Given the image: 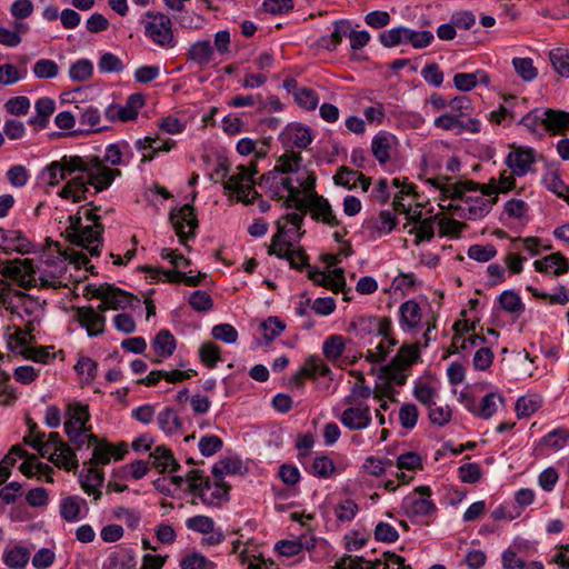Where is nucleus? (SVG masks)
<instances>
[{
  "mask_svg": "<svg viewBox=\"0 0 569 569\" xmlns=\"http://www.w3.org/2000/svg\"><path fill=\"white\" fill-rule=\"evenodd\" d=\"M72 174L74 176L61 189L59 196L80 202L86 200L89 186L94 188L96 193L106 190L120 171L104 167L97 156H64L59 161L51 162L42 172L43 179L50 186H57Z\"/></svg>",
  "mask_w": 569,
  "mask_h": 569,
  "instance_id": "obj_1",
  "label": "nucleus"
},
{
  "mask_svg": "<svg viewBox=\"0 0 569 569\" xmlns=\"http://www.w3.org/2000/svg\"><path fill=\"white\" fill-rule=\"evenodd\" d=\"M70 259L78 266H86L88 259L83 253L68 254L59 242L49 247L34 259H14L3 266V274L23 288L58 289L64 287V276Z\"/></svg>",
  "mask_w": 569,
  "mask_h": 569,
  "instance_id": "obj_2",
  "label": "nucleus"
},
{
  "mask_svg": "<svg viewBox=\"0 0 569 569\" xmlns=\"http://www.w3.org/2000/svg\"><path fill=\"white\" fill-rule=\"evenodd\" d=\"M493 183H478L472 180L457 182L451 188V199L440 203L441 209L453 210L460 218L476 220L487 216L497 202L493 196Z\"/></svg>",
  "mask_w": 569,
  "mask_h": 569,
  "instance_id": "obj_3",
  "label": "nucleus"
},
{
  "mask_svg": "<svg viewBox=\"0 0 569 569\" xmlns=\"http://www.w3.org/2000/svg\"><path fill=\"white\" fill-rule=\"evenodd\" d=\"M296 180L302 187L303 197L293 196L295 209L305 214L309 211L313 220L322 222L330 228L337 227L340 221L333 212L330 202L315 191L316 174L312 171H302Z\"/></svg>",
  "mask_w": 569,
  "mask_h": 569,
  "instance_id": "obj_4",
  "label": "nucleus"
},
{
  "mask_svg": "<svg viewBox=\"0 0 569 569\" xmlns=\"http://www.w3.org/2000/svg\"><path fill=\"white\" fill-rule=\"evenodd\" d=\"M371 396V388L367 385L355 383L350 393L345 397V409L339 415L343 427L350 431H361L372 423V413L367 400Z\"/></svg>",
  "mask_w": 569,
  "mask_h": 569,
  "instance_id": "obj_5",
  "label": "nucleus"
},
{
  "mask_svg": "<svg viewBox=\"0 0 569 569\" xmlns=\"http://www.w3.org/2000/svg\"><path fill=\"white\" fill-rule=\"evenodd\" d=\"M64 431L69 440L77 446L87 445L98 440L91 432L89 406L79 401L69 402L64 410Z\"/></svg>",
  "mask_w": 569,
  "mask_h": 569,
  "instance_id": "obj_6",
  "label": "nucleus"
},
{
  "mask_svg": "<svg viewBox=\"0 0 569 569\" xmlns=\"http://www.w3.org/2000/svg\"><path fill=\"white\" fill-rule=\"evenodd\" d=\"M258 173L257 163L250 162L248 166H238L224 181V189L230 197H234L237 201L250 204L254 199L259 198V193L254 189L253 177Z\"/></svg>",
  "mask_w": 569,
  "mask_h": 569,
  "instance_id": "obj_7",
  "label": "nucleus"
},
{
  "mask_svg": "<svg viewBox=\"0 0 569 569\" xmlns=\"http://www.w3.org/2000/svg\"><path fill=\"white\" fill-rule=\"evenodd\" d=\"M303 219L305 213L298 210L279 218L277 220V232L271 239L268 253L280 252L284 246L297 244L302 236Z\"/></svg>",
  "mask_w": 569,
  "mask_h": 569,
  "instance_id": "obj_8",
  "label": "nucleus"
},
{
  "mask_svg": "<svg viewBox=\"0 0 569 569\" xmlns=\"http://www.w3.org/2000/svg\"><path fill=\"white\" fill-rule=\"evenodd\" d=\"M70 226L66 232L70 241L79 247L84 248L91 256H99L102 246V224L82 227L80 216L70 217Z\"/></svg>",
  "mask_w": 569,
  "mask_h": 569,
  "instance_id": "obj_9",
  "label": "nucleus"
},
{
  "mask_svg": "<svg viewBox=\"0 0 569 569\" xmlns=\"http://www.w3.org/2000/svg\"><path fill=\"white\" fill-rule=\"evenodd\" d=\"M144 33L157 46L170 49L176 46L171 19L162 13L147 11L144 14Z\"/></svg>",
  "mask_w": 569,
  "mask_h": 569,
  "instance_id": "obj_10",
  "label": "nucleus"
},
{
  "mask_svg": "<svg viewBox=\"0 0 569 569\" xmlns=\"http://www.w3.org/2000/svg\"><path fill=\"white\" fill-rule=\"evenodd\" d=\"M39 453L41 457L48 458L58 468L71 470L78 466L74 452L69 445L60 438L58 432L49 433L46 445L39 447Z\"/></svg>",
  "mask_w": 569,
  "mask_h": 569,
  "instance_id": "obj_11",
  "label": "nucleus"
},
{
  "mask_svg": "<svg viewBox=\"0 0 569 569\" xmlns=\"http://www.w3.org/2000/svg\"><path fill=\"white\" fill-rule=\"evenodd\" d=\"M262 181L269 186V193L273 199H284L283 207L287 209L295 208L293 196L301 197L302 187L299 186L293 177H286L278 172H270L262 177Z\"/></svg>",
  "mask_w": 569,
  "mask_h": 569,
  "instance_id": "obj_12",
  "label": "nucleus"
},
{
  "mask_svg": "<svg viewBox=\"0 0 569 569\" xmlns=\"http://www.w3.org/2000/svg\"><path fill=\"white\" fill-rule=\"evenodd\" d=\"M390 325H392V322L388 317L361 315L350 320L347 331L352 333L356 338L365 339L386 335L387 330L390 329Z\"/></svg>",
  "mask_w": 569,
  "mask_h": 569,
  "instance_id": "obj_13",
  "label": "nucleus"
},
{
  "mask_svg": "<svg viewBox=\"0 0 569 569\" xmlns=\"http://www.w3.org/2000/svg\"><path fill=\"white\" fill-rule=\"evenodd\" d=\"M406 512L412 518L430 519L435 516L437 508L430 500V489L420 487L405 500Z\"/></svg>",
  "mask_w": 569,
  "mask_h": 569,
  "instance_id": "obj_14",
  "label": "nucleus"
},
{
  "mask_svg": "<svg viewBox=\"0 0 569 569\" xmlns=\"http://www.w3.org/2000/svg\"><path fill=\"white\" fill-rule=\"evenodd\" d=\"M170 221L181 243H186L188 239L192 238L198 228V219L190 204L173 209L170 213Z\"/></svg>",
  "mask_w": 569,
  "mask_h": 569,
  "instance_id": "obj_15",
  "label": "nucleus"
},
{
  "mask_svg": "<svg viewBox=\"0 0 569 569\" xmlns=\"http://www.w3.org/2000/svg\"><path fill=\"white\" fill-rule=\"evenodd\" d=\"M144 106V97L133 93L128 97L124 104H111L106 110V117L111 121H131L138 117L139 110Z\"/></svg>",
  "mask_w": 569,
  "mask_h": 569,
  "instance_id": "obj_16",
  "label": "nucleus"
},
{
  "mask_svg": "<svg viewBox=\"0 0 569 569\" xmlns=\"http://www.w3.org/2000/svg\"><path fill=\"white\" fill-rule=\"evenodd\" d=\"M348 341L340 335L329 336L322 346L325 357L340 367L353 365L358 357L343 355Z\"/></svg>",
  "mask_w": 569,
  "mask_h": 569,
  "instance_id": "obj_17",
  "label": "nucleus"
},
{
  "mask_svg": "<svg viewBox=\"0 0 569 569\" xmlns=\"http://www.w3.org/2000/svg\"><path fill=\"white\" fill-rule=\"evenodd\" d=\"M186 527L194 532L207 535L203 541L210 546L219 545L224 539L223 532L216 529L213 519L208 516L190 517L186 520Z\"/></svg>",
  "mask_w": 569,
  "mask_h": 569,
  "instance_id": "obj_18",
  "label": "nucleus"
},
{
  "mask_svg": "<svg viewBox=\"0 0 569 569\" xmlns=\"http://www.w3.org/2000/svg\"><path fill=\"white\" fill-rule=\"evenodd\" d=\"M506 162L516 176H526L536 162V151L529 147H512Z\"/></svg>",
  "mask_w": 569,
  "mask_h": 569,
  "instance_id": "obj_19",
  "label": "nucleus"
},
{
  "mask_svg": "<svg viewBox=\"0 0 569 569\" xmlns=\"http://www.w3.org/2000/svg\"><path fill=\"white\" fill-rule=\"evenodd\" d=\"M33 246L20 230H4L0 228V250L26 254L31 252Z\"/></svg>",
  "mask_w": 569,
  "mask_h": 569,
  "instance_id": "obj_20",
  "label": "nucleus"
},
{
  "mask_svg": "<svg viewBox=\"0 0 569 569\" xmlns=\"http://www.w3.org/2000/svg\"><path fill=\"white\" fill-rule=\"evenodd\" d=\"M92 451L91 463L93 465H108L112 459L120 460L128 451V446L124 442L118 446L110 445L104 441L97 440Z\"/></svg>",
  "mask_w": 569,
  "mask_h": 569,
  "instance_id": "obj_21",
  "label": "nucleus"
},
{
  "mask_svg": "<svg viewBox=\"0 0 569 569\" xmlns=\"http://www.w3.org/2000/svg\"><path fill=\"white\" fill-rule=\"evenodd\" d=\"M79 124L80 127L78 129L69 131L67 136L76 137L100 132L102 127L100 126L101 114L99 110L92 106L80 110Z\"/></svg>",
  "mask_w": 569,
  "mask_h": 569,
  "instance_id": "obj_22",
  "label": "nucleus"
},
{
  "mask_svg": "<svg viewBox=\"0 0 569 569\" xmlns=\"http://www.w3.org/2000/svg\"><path fill=\"white\" fill-rule=\"evenodd\" d=\"M76 317L89 336L94 337L104 332L106 318L92 307L78 308Z\"/></svg>",
  "mask_w": 569,
  "mask_h": 569,
  "instance_id": "obj_23",
  "label": "nucleus"
},
{
  "mask_svg": "<svg viewBox=\"0 0 569 569\" xmlns=\"http://www.w3.org/2000/svg\"><path fill=\"white\" fill-rule=\"evenodd\" d=\"M308 277L315 284L330 289L333 292H339L346 286L342 269H333L328 273L310 268L308 270Z\"/></svg>",
  "mask_w": 569,
  "mask_h": 569,
  "instance_id": "obj_24",
  "label": "nucleus"
},
{
  "mask_svg": "<svg viewBox=\"0 0 569 569\" xmlns=\"http://www.w3.org/2000/svg\"><path fill=\"white\" fill-rule=\"evenodd\" d=\"M377 338H380L379 341L375 347L369 348L365 355L366 360L371 363H380L385 361L398 343L393 336L392 325H390V329L387 330L386 335H379Z\"/></svg>",
  "mask_w": 569,
  "mask_h": 569,
  "instance_id": "obj_25",
  "label": "nucleus"
},
{
  "mask_svg": "<svg viewBox=\"0 0 569 569\" xmlns=\"http://www.w3.org/2000/svg\"><path fill=\"white\" fill-rule=\"evenodd\" d=\"M396 146V136L387 131H380L372 138L371 152L379 163L385 164L390 160Z\"/></svg>",
  "mask_w": 569,
  "mask_h": 569,
  "instance_id": "obj_26",
  "label": "nucleus"
},
{
  "mask_svg": "<svg viewBox=\"0 0 569 569\" xmlns=\"http://www.w3.org/2000/svg\"><path fill=\"white\" fill-rule=\"evenodd\" d=\"M59 511L67 522H78L86 516L87 502L79 496H67L60 500Z\"/></svg>",
  "mask_w": 569,
  "mask_h": 569,
  "instance_id": "obj_27",
  "label": "nucleus"
},
{
  "mask_svg": "<svg viewBox=\"0 0 569 569\" xmlns=\"http://www.w3.org/2000/svg\"><path fill=\"white\" fill-rule=\"evenodd\" d=\"M34 109L36 116L30 118L29 124L36 131L43 130L49 124V119L56 110V103L53 99L43 97L36 101Z\"/></svg>",
  "mask_w": 569,
  "mask_h": 569,
  "instance_id": "obj_28",
  "label": "nucleus"
},
{
  "mask_svg": "<svg viewBox=\"0 0 569 569\" xmlns=\"http://www.w3.org/2000/svg\"><path fill=\"white\" fill-rule=\"evenodd\" d=\"M151 465L160 472H172L178 470L179 463L170 449L158 446L149 456Z\"/></svg>",
  "mask_w": 569,
  "mask_h": 569,
  "instance_id": "obj_29",
  "label": "nucleus"
},
{
  "mask_svg": "<svg viewBox=\"0 0 569 569\" xmlns=\"http://www.w3.org/2000/svg\"><path fill=\"white\" fill-rule=\"evenodd\" d=\"M329 372L328 366L317 357L308 358L301 369L295 375L292 381L298 386H302V377L316 379L323 377Z\"/></svg>",
  "mask_w": 569,
  "mask_h": 569,
  "instance_id": "obj_30",
  "label": "nucleus"
},
{
  "mask_svg": "<svg viewBox=\"0 0 569 569\" xmlns=\"http://www.w3.org/2000/svg\"><path fill=\"white\" fill-rule=\"evenodd\" d=\"M228 495L229 487L226 483L221 481L211 483L208 481L199 497L204 505L218 507L228 500Z\"/></svg>",
  "mask_w": 569,
  "mask_h": 569,
  "instance_id": "obj_31",
  "label": "nucleus"
},
{
  "mask_svg": "<svg viewBox=\"0 0 569 569\" xmlns=\"http://www.w3.org/2000/svg\"><path fill=\"white\" fill-rule=\"evenodd\" d=\"M187 54L196 64L206 67L213 61L214 48L210 40H199L190 46Z\"/></svg>",
  "mask_w": 569,
  "mask_h": 569,
  "instance_id": "obj_32",
  "label": "nucleus"
},
{
  "mask_svg": "<svg viewBox=\"0 0 569 569\" xmlns=\"http://www.w3.org/2000/svg\"><path fill=\"white\" fill-rule=\"evenodd\" d=\"M350 31V23L347 20H339L333 23V31L329 36H323L318 39L317 46L319 48L333 51L341 43L345 37H348Z\"/></svg>",
  "mask_w": 569,
  "mask_h": 569,
  "instance_id": "obj_33",
  "label": "nucleus"
},
{
  "mask_svg": "<svg viewBox=\"0 0 569 569\" xmlns=\"http://www.w3.org/2000/svg\"><path fill=\"white\" fill-rule=\"evenodd\" d=\"M533 266L538 272L552 273L556 276L562 274L568 270V262L559 252L536 260Z\"/></svg>",
  "mask_w": 569,
  "mask_h": 569,
  "instance_id": "obj_34",
  "label": "nucleus"
},
{
  "mask_svg": "<svg viewBox=\"0 0 569 569\" xmlns=\"http://www.w3.org/2000/svg\"><path fill=\"white\" fill-rule=\"evenodd\" d=\"M103 472L96 467H90L87 470V473L80 476V485L82 490L89 495L93 496L94 500L100 499L101 490L103 483Z\"/></svg>",
  "mask_w": 569,
  "mask_h": 569,
  "instance_id": "obj_35",
  "label": "nucleus"
},
{
  "mask_svg": "<svg viewBox=\"0 0 569 569\" xmlns=\"http://www.w3.org/2000/svg\"><path fill=\"white\" fill-rule=\"evenodd\" d=\"M284 143L299 149L307 148L312 142L311 130L301 124H291L283 134Z\"/></svg>",
  "mask_w": 569,
  "mask_h": 569,
  "instance_id": "obj_36",
  "label": "nucleus"
},
{
  "mask_svg": "<svg viewBox=\"0 0 569 569\" xmlns=\"http://www.w3.org/2000/svg\"><path fill=\"white\" fill-rule=\"evenodd\" d=\"M152 348L159 357L156 362H161L162 359L169 358L176 350V339L169 330L162 329L154 337Z\"/></svg>",
  "mask_w": 569,
  "mask_h": 569,
  "instance_id": "obj_37",
  "label": "nucleus"
},
{
  "mask_svg": "<svg viewBox=\"0 0 569 569\" xmlns=\"http://www.w3.org/2000/svg\"><path fill=\"white\" fill-rule=\"evenodd\" d=\"M13 297L19 301V308L21 311L29 316L31 319L40 320L43 316L44 310V301L39 298H34L32 296L22 293L20 291H16Z\"/></svg>",
  "mask_w": 569,
  "mask_h": 569,
  "instance_id": "obj_38",
  "label": "nucleus"
},
{
  "mask_svg": "<svg viewBox=\"0 0 569 569\" xmlns=\"http://www.w3.org/2000/svg\"><path fill=\"white\" fill-rule=\"evenodd\" d=\"M302 161V157L300 152H296L292 150H287L277 161L273 172H278L280 174L284 173H296L293 179L299 177V173L302 172L300 170V163ZM303 171H308L303 169Z\"/></svg>",
  "mask_w": 569,
  "mask_h": 569,
  "instance_id": "obj_39",
  "label": "nucleus"
},
{
  "mask_svg": "<svg viewBox=\"0 0 569 569\" xmlns=\"http://www.w3.org/2000/svg\"><path fill=\"white\" fill-rule=\"evenodd\" d=\"M2 560L10 569H23L30 560V551L23 546L8 547L3 551Z\"/></svg>",
  "mask_w": 569,
  "mask_h": 569,
  "instance_id": "obj_40",
  "label": "nucleus"
},
{
  "mask_svg": "<svg viewBox=\"0 0 569 569\" xmlns=\"http://www.w3.org/2000/svg\"><path fill=\"white\" fill-rule=\"evenodd\" d=\"M400 325L402 328H416L422 319L421 308L415 300H407L400 306Z\"/></svg>",
  "mask_w": 569,
  "mask_h": 569,
  "instance_id": "obj_41",
  "label": "nucleus"
},
{
  "mask_svg": "<svg viewBox=\"0 0 569 569\" xmlns=\"http://www.w3.org/2000/svg\"><path fill=\"white\" fill-rule=\"evenodd\" d=\"M502 402V397L495 392L487 393L478 406L467 405L468 409L482 419H489L497 410L498 405Z\"/></svg>",
  "mask_w": 569,
  "mask_h": 569,
  "instance_id": "obj_42",
  "label": "nucleus"
},
{
  "mask_svg": "<svg viewBox=\"0 0 569 569\" xmlns=\"http://www.w3.org/2000/svg\"><path fill=\"white\" fill-rule=\"evenodd\" d=\"M315 547V539L312 537L302 536L298 540H281L277 543V550L287 557L298 555L303 548L311 549Z\"/></svg>",
  "mask_w": 569,
  "mask_h": 569,
  "instance_id": "obj_43",
  "label": "nucleus"
},
{
  "mask_svg": "<svg viewBox=\"0 0 569 569\" xmlns=\"http://www.w3.org/2000/svg\"><path fill=\"white\" fill-rule=\"evenodd\" d=\"M157 421L160 429L164 433L172 435L180 431L182 428V421L179 418L178 413L176 412V410L169 407L164 408L161 412H159Z\"/></svg>",
  "mask_w": 569,
  "mask_h": 569,
  "instance_id": "obj_44",
  "label": "nucleus"
},
{
  "mask_svg": "<svg viewBox=\"0 0 569 569\" xmlns=\"http://www.w3.org/2000/svg\"><path fill=\"white\" fill-rule=\"evenodd\" d=\"M176 147V141L172 139L162 140L159 136L144 137L136 142V148L139 151H147L149 149H156L159 152H169Z\"/></svg>",
  "mask_w": 569,
  "mask_h": 569,
  "instance_id": "obj_45",
  "label": "nucleus"
},
{
  "mask_svg": "<svg viewBox=\"0 0 569 569\" xmlns=\"http://www.w3.org/2000/svg\"><path fill=\"white\" fill-rule=\"evenodd\" d=\"M420 350L418 345H402L397 355L391 360L395 366H399L403 369H409L419 358Z\"/></svg>",
  "mask_w": 569,
  "mask_h": 569,
  "instance_id": "obj_46",
  "label": "nucleus"
},
{
  "mask_svg": "<svg viewBox=\"0 0 569 569\" xmlns=\"http://www.w3.org/2000/svg\"><path fill=\"white\" fill-rule=\"evenodd\" d=\"M549 60L553 70L562 78H569V49L555 48L549 52Z\"/></svg>",
  "mask_w": 569,
  "mask_h": 569,
  "instance_id": "obj_47",
  "label": "nucleus"
},
{
  "mask_svg": "<svg viewBox=\"0 0 569 569\" xmlns=\"http://www.w3.org/2000/svg\"><path fill=\"white\" fill-rule=\"evenodd\" d=\"M107 302L111 310L126 309L132 303L134 297L119 288L109 284V290L106 292Z\"/></svg>",
  "mask_w": 569,
  "mask_h": 569,
  "instance_id": "obj_48",
  "label": "nucleus"
},
{
  "mask_svg": "<svg viewBox=\"0 0 569 569\" xmlns=\"http://www.w3.org/2000/svg\"><path fill=\"white\" fill-rule=\"evenodd\" d=\"M439 214L431 216L419 220L410 232L416 234L415 243L419 244L422 241H430L435 234V222Z\"/></svg>",
  "mask_w": 569,
  "mask_h": 569,
  "instance_id": "obj_49",
  "label": "nucleus"
},
{
  "mask_svg": "<svg viewBox=\"0 0 569 569\" xmlns=\"http://www.w3.org/2000/svg\"><path fill=\"white\" fill-rule=\"evenodd\" d=\"M511 63L516 73L525 82H531L538 77V69L531 58H513Z\"/></svg>",
  "mask_w": 569,
  "mask_h": 569,
  "instance_id": "obj_50",
  "label": "nucleus"
},
{
  "mask_svg": "<svg viewBox=\"0 0 569 569\" xmlns=\"http://www.w3.org/2000/svg\"><path fill=\"white\" fill-rule=\"evenodd\" d=\"M438 227L440 237L459 238L466 223L455 220L446 216L438 217Z\"/></svg>",
  "mask_w": 569,
  "mask_h": 569,
  "instance_id": "obj_51",
  "label": "nucleus"
},
{
  "mask_svg": "<svg viewBox=\"0 0 569 569\" xmlns=\"http://www.w3.org/2000/svg\"><path fill=\"white\" fill-rule=\"evenodd\" d=\"M569 442V430L558 428L547 433L540 443L551 450H560Z\"/></svg>",
  "mask_w": 569,
  "mask_h": 569,
  "instance_id": "obj_52",
  "label": "nucleus"
},
{
  "mask_svg": "<svg viewBox=\"0 0 569 569\" xmlns=\"http://www.w3.org/2000/svg\"><path fill=\"white\" fill-rule=\"evenodd\" d=\"M60 67L51 59H40L32 68V72L38 79H53L59 74Z\"/></svg>",
  "mask_w": 569,
  "mask_h": 569,
  "instance_id": "obj_53",
  "label": "nucleus"
},
{
  "mask_svg": "<svg viewBox=\"0 0 569 569\" xmlns=\"http://www.w3.org/2000/svg\"><path fill=\"white\" fill-rule=\"evenodd\" d=\"M311 471L318 478L329 479L336 471V465L329 457L318 456L313 459Z\"/></svg>",
  "mask_w": 569,
  "mask_h": 569,
  "instance_id": "obj_54",
  "label": "nucleus"
},
{
  "mask_svg": "<svg viewBox=\"0 0 569 569\" xmlns=\"http://www.w3.org/2000/svg\"><path fill=\"white\" fill-rule=\"evenodd\" d=\"M515 176L516 173L511 171H508V170H503L499 178L496 179V178H491L489 180L488 183H493V198L498 200V194L499 193H506L508 191H510L511 189L515 188V183H516V180H515Z\"/></svg>",
  "mask_w": 569,
  "mask_h": 569,
  "instance_id": "obj_55",
  "label": "nucleus"
},
{
  "mask_svg": "<svg viewBox=\"0 0 569 569\" xmlns=\"http://www.w3.org/2000/svg\"><path fill=\"white\" fill-rule=\"evenodd\" d=\"M437 395V389L427 382L419 381L413 388L415 398L427 408L435 405Z\"/></svg>",
  "mask_w": 569,
  "mask_h": 569,
  "instance_id": "obj_56",
  "label": "nucleus"
},
{
  "mask_svg": "<svg viewBox=\"0 0 569 569\" xmlns=\"http://www.w3.org/2000/svg\"><path fill=\"white\" fill-rule=\"evenodd\" d=\"M272 254L287 259L292 268H301L307 262V256L296 244L284 246L280 252H272Z\"/></svg>",
  "mask_w": 569,
  "mask_h": 569,
  "instance_id": "obj_57",
  "label": "nucleus"
},
{
  "mask_svg": "<svg viewBox=\"0 0 569 569\" xmlns=\"http://www.w3.org/2000/svg\"><path fill=\"white\" fill-rule=\"evenodd\" d=\"M406 371L407 369L395 366V362L391 361L389 365L380 368L379 375L390 381L392 386H403L408 377Z\"/></svg>",
  "mask_w": 569,
  "mask_h": 569,
  "instance_id": "obj_58",
  "label": "nucleus"
},
{
  "mask_svg": "<svg viewBox=\"0 0 569 569\" xmlns=\"http://www.w3.org/2000/svg\"><path fill=\"white\" fill-rule=\"evenodd\" d=\"M26 460L20 465L19 469L20 471L27 476L32 477L36 475H47L48 472L52 471V468L48 465H43L39 461H37V458L34 455H26Z\"/></svg>",
  "mask_w": 569,
  "mask_h": 569,
  "instance_id": "obj_59",
  "label": "nucleus"
},
{
  "mask_svg": "<svg viewBox=\"0 0 569 569\" xmlns=\"http://www.w3.org/2000/svg\"><path fill=\"white\" fill-rule=\"evenodd\" d=\"M428 417L432 425L442 427L451 420L452 411L448 405H438L435 402L433 406L428 408Z\"/></svg>",
  "mask_w": 569,
  "mask_h": 569,
  "instance_id": "obj_60",
  "label": "nucleus"
},
{
  "mask_svg": "<svg viewBox=\"0 0 569 569\" xmlns=\"http://www.w3.org/2000/svg\"><path fill=\"white\" fill-rule=\"evenodd\" d=\"M82 382L89 385L97 375V363L89 357H80L74 366Z\"/></svg>",
  "mask_w": 569,
  "mask_h": 569,
  "instance_id": "obj_61",
  "label": "nucleus"
},
{
  "mask_svg": "<svg viewBox=\"0 0 569 569\" xmlns=\"http://www.w3.org/2000/svg\"><path fill=\"white\" fill-rule=\"evenodd\" d=\"M181 569H216V563L199 552H191L182 558Z\"/></svg>",
  "mask_w": 569,
  "mask_h": 569,
  "instance_id": "obj_62",
  "label": "nucleus"
},
{
  "mask_svg": "<svg viewBox=\"0 0 569 569\" xmlns=\"http://www.w3.org/2000/svg\"><path fill=\"white\" fill-rule=\"evenodd\" d=\"M284 329V322L277 317H270L260 325V330L262 331L263 338L267 342L273 341L283 332Z\"/></svg>",
  "mask_w": 569,
  "mask_h": 569,
  "instance_id": "obj_63",
  "label": "nucleus"
},
{
  "mask_svg": "<svg viewBox=\"0 0 569 569\" xmlns=\"http://www.w3.org/2000/svg\"><path fill=\"white\" fill-rule=\"evenodd\" d=\"M383 560L377 559L371 562V569H411L409 565H406L405 559L396 553L385 552Z\"/></svg>",
  "mask_w": 569,
  "mask_h": 569,
  "instance_id": "obj_64",
  "label": "nucleus"
}]
</instances>
